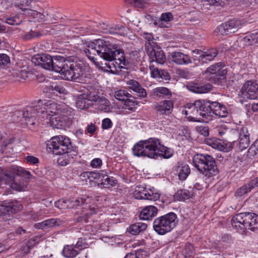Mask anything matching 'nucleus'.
<instances>
[{
    "label": "nucleus",
    "instance_id": "33",
    "mask_svg": "<svg viewBox=\"0 0 258 258\" xmlns=\"http://www.w3.org/2000/svg\"><path fill=\"white\" fill-rule=\"evenodd\" d=\"M218 53L216 48H211L206 51H204L201 62L207 63L208 61L213 60Z\"/></svg>",
    "mask_w": 258,
    "mask_h": 258
},
{
    "label": "nucleus",
    "instance_id": "51",
    "mask_svg": "<svg viewBox=\"0 0 258 258\" xmlns=\"http://www.w3.org/2000/svg\"><path fill=\"white\" fill-rule=\"evenodd\" d=\"M47 228H51L54 226H59L62 223V221L59 219L51 218L44 221Z\"/></svg>",
    "mask_w": 258,
    "mask_h": 258
},
{
    "label": "nucleus",
    "instance_id": "53",
    "mask_svg": "<svg viewBox=\"0 0 258 258\" xmlns=\"http://www.w3.org/2000/svg\"><path fill=\"white\" fill-rule=\"evenodd\" d=\"M31 73L26 70H21L16 73V77L20 80H26Z\"/></svg>",
    "mask_w": 258,
    "mask_h": 258
},
{
    "label": "nucleus",
    "instance_id": "22",
    "mask_svg": "<svg viewBox=\"0 0 258 258\" xmlns=\"http://www.w3.org/2000/svg\"><path fill=\"white\" fill-rule=\"evenodd\" d=\"M169 56L170 59L178 65H186L192 62L188 55L181 52L173 51L171 52Z\"/></svg>",
    "mask_w": 258,
    "mask_h": 258
},
{
    "label": "nucleus",
    "instance_id": "47",
    "mask_svg": "<svg viewBox=\"0 0 258 258\" xmlns=\"http://www.w3.org/2000/svg\"><path fill=\"white\" fill-rule=\"evenodd\" d=\"M145 38L147 40L145 43V49H147L148 47L151 48L157 45V43L154 41L153 35L151 33H144Z\"/></svg>",
    "mask_w": 258,
    "mask_h": 258
},
{
    "label": "nucleus",
    "instance_id": "23",
    "mask_svg": "<svg viewBox=\"0 0 258 258\" xmlns=\"http://www.w3.org/2000/svg\"><path fill=\"white\" fill-rule=\"evenodd\" d=\"M257 186H258V177L250 180L248 183L238 188L235 192V196L236 197H242Z\"/></svg>",
    "mask_w": 258,
    "mask_h": 258
},
{
    "label": "nucleus",
    "instance_id": "36",
    "mask_svg": "<svg viewBox=\"0 0 258 258\" xmlns=\"http://www.w3.org/2000/svg\"><path fill=\"white\" fill-rule=\"evenodd\" d=\"M226 27L227 28V32L228 33H232L236 32L240 26V22L235 19L231 20L224 23Z\"/></svg>",
    "mask_w": 258,
    "mask_h": 258
},
{
    "label": "nucleus",
    "instance_id": "27",
    "mask_svg": "<svg viewBox=\"0 0 258 258\" xmlns=\"http://www.w3.org/2000/svg\"><path fill=\"white\" fill-rule=\"evenodd\" d=\"M158 212L157 208L153 206H146L140 212L139 217L142 220H148L151 218L155 217Z\"/></svg>",
    "mask_w": 258,
    "mask_h": 258
},
{
    "label": "nucleus",
    "instance_id": "48",
    "mask_svg": "<svg viewBox=\"0 0 258 258\" xmlns=\"http://www.w3.org/2000/svg\"><path fill=\"white\" fill-rule=\"evenodd\" d=\"M5 19L6 22L11 25H18L21 24L22 22V19H21L18 16H15L13 17L6 16Z\"/></svg>",
    "mask_w": 258,
    "mask_h": 258
},
{
    "label": "nucleus",
    "instance_id": "6",
    "mask_svg": "<svg viewBox=\"0 0 258 258\" xmlns=\"http://www.w3.org/2000/svg\"><path fill=\"white\" fill-rule=\"evenodd\" d=\"M193 162L196 168L207 178L215 176L218 172L214 158L211 155H197Z\"/></svg>",
    "mask_w": 258,
    "mask_h": 258
},
{
    "label": "nucleus",
    "instance_id": "62",
    "mask_svg": "<svg viewBox=\"0 0 258 258\" xmlns=\"http://www.w3.org/2000/svg\"><path fill=\"white\" fill-rule=\"evenodd\" d=\"M102 165V161L100 158H97L93 159L90 163V166L93 168L100 167Z\"/></svg>",
    "mask_w": 258,
    "mask_h": 258
},
{
    "label": "nucleus",
    "instance_id": "42",
    "mask_svg": "<svg viewBox=\"0 0 258 258\" xmlns=\"http://www.w3.org/2000/svg\"><path fill=\"white\" fill-rule=\"evenodd\" d=\"M138 102L135 100V98L131 96V97H128L124 101V108L127 109L131 111H135L137 108Z\"/></svg>",
    "mask_w": 258,
    "mask_h": 258
},
{
    "label": "nucleus",
    "instance_id": "7",
    "mask_svg": "<svg viewBox=\"0 0 258 258\" xmlns=\"http://www.w3.org/2000/svg\"><path fill=\"white\" fill-rule=\"evenodd\" d=\"M231 224L238 232L243 233L246 229L258 223V215L254 213L244 212L235 215L231 219Z\"/></svg>",
    "mask_w": 258,
    "mask_h": 258
},
{
    "label": "nucleus",
    "instance_id": "41",
    "mask_svg": "<svg viewBox=\"0 0 258 258\" xmlns=\"http://www.w3.org/2000/svg\"><path fill=\"white\" fill-rule=\"evenodd\" d=\"M192 194L188 190L180 189L178 190L174 195V198L179 201H184L190 198Z\"/></svg>",
    "mask_w": 258,
    "mask_h": 258
},
{
    "label": "nucleus",
    "instance_id": "3",
    "mask_svg": "<svg viewBox=\"0 0 258 258\" xmlns=\"http://www.w3.org/2000/svg\"><path fill=\"white\" fill-rule=\"evenodd\" d=\"M47 149L55 155H62L63 157L71 156L72 158L76 156L78 151L76 147L72 145L70 139L66 136H57L51 138L47 142ZM57 162L61 166H66L69 163L68 159L59 158Z\"/></svg>",
    "mask_w": 258,
    "mask_h": 258
},
{
    "label": "nucleus",
    "instance_id": "37",
    "mask_svg": "<svg viewBox=\"0 0 258 258\" xmlns=\"http://www.w3.org/2000/svg\"><path fill=\"white\" fill-rule=\"evenodd\" d=\"M147 227L146 223L139 222L131 225L128 228V232L133 235H137L141 231L145 230Z\"/></svg>",
    "mask_w": 258,
    "mask_h": 258
},
{
    "label": "nucleus",
    "instance_id": "34",
    "mask_svg": "<svg viewBox=\"0 0 258 258\" xmlns=\"http://www.w3.org/2000/svg\"><path fill=\"white\" fill-rule=\"evenodd\" d=\"M210 87L211 86L209 84L206 85L190 84L187 86L190 91L199 94L205 93L207 92L210 90L211 88Z\"/></svg>",
    "mask_w": 258,
    "mask_h": 258
},
{
    "label": "nucleus",
    "instance_id": "11",
    "mask_svg": "<svg viewBox=\"0 0 258 258\" xmlns=\"http://www.w3.org/2000/svg\"><path fill=\"white\" fill-rule=\"evenodd\" d=\"M225 67L224 63L219 62L208 68L206 73L209 74V80L217 85H223L225 82V76L227 72Z\"/></svg>",
    "mask_w": 258,
    "mask_h": 258
},
{
    "label": "nucleus",
    "instance_id": "63",
    "mask_svg": "<svg viewBox=\"0 0 258 258\" xmlns=\"http://www.w3.org/2000/svg\"><path fill=\"white\" fill-rule=\"evenodd\" d=\"M112 124L111 120L108 118H106L102 121V128L104 130H108L112 127Z\"/></svg>",
    "mask_w": 258,
    "mask_h": 258
},
{
    "label": "nucleus",
    "instance_id": "13",
    "mask_svg": "<svg viewBox=\"0 0 258 258\" xmlns=\"http://www.w3.org/2000/svg\"><path fill=\"white\" fill-rule=\"evenodd\" d=\"M238 95L243 101L255 99L258 97V82L256 80H248L242 85Z\"/></svg>",
    "mask_w": 258,
    "mask_h": 258
},
{
    "label": "nucleus",
    "instance_id": "21",
    "mask_svg": "<svg viewBox=\"0 0 258 258\" xmlns=\"http://www.w3.org/2000/svg\"><path fill=\"white\" fill-rule=\"evenodd\" d=\"M239 134L238 149L240 151L247 148L250 143L249 134L247 127L242 126L238 128Z\"/></svg>",
    "mask_w": 258,
    "mask_h": 258
},
{
    "label": "nucleus",
    "instance_id": "46",
    "mask_svg": "<svg viewBox=\"0 0 258 258\" xmlns=\"http://www.w3.org/2000/svg\"><path fill=\"white\" fill-rule=\"evenodd\" d=\"M114 97L116 99L124 102L128 97H131V95L126 91L120 90L115 92Z\"/></svg>",
    "mask_w": 258,
    "mask_h": 258
},
{
    "label": "nucleus",
    "instance_id": "25",
    "mask_svg": "<svg viewBox=\"0 0 258 258\" xmlns=\"http://www.w3.org/2000/svg\"><path fill=\"white\" fill-rule=\"evenodd\" d=\"M176 174L178 175V179L180 181L185 180L190 173L189 166L183 162L177 163L175 166Z\"/></svg>",
    "mask_w": 258,
    "mask_h": 258
},
{
    "label": "nucleus",
    "instance_id": "28",
    "mask_svg": "<svg viewBox=\"0 0 258 258\" xmlns=\"http://www.w3.org/2000/svg\"><path fill=\"white\" fill-rule=\"evenodd\" d=\"M173 17L171 13L166 12L163 13L159 19L154 22L155 26H158L161 28L169 27V22L173 20Z\"/></svg>",
    "mask_w": 258,
    "mask_h": 258
},
{
    "label": "nucleus",
    "instance_id": "8",
    "mask_svg": "<svg viewBox=\"0 0 258 258\" xmlns=\"http://www.w3.org/2000/svg\"><path fill=\"white\" fill-rule=\"evenodd\" d=\"M178 222L176 214L169 212L156 218L153 222V228L158 234L164 235L171 231L176 226Z\"/></svg>",
    "mask_w": 258,
    "mask_h": 258
},
{
    "label": "nucleus",
    "instance_id": "30",
    "mask_svg": "<svg viewBox=\"0 0 258 258\" xmlns=\"http://www.w3.org/2000/svg\"><path fill=\"white\" fill-rule=\"evenodd\" d=\"M106 171H104L102 176L98 183L102 185L105 188L114 186L116 184L117 180L113 177H109Z\"/></svg>",
    "mask_w": 258,
    "mask_h": 258
},
{
    "label": "nucleus",
    "instance_id": "54",
    "mask_svg": "<svg viewBox=\"0 0 258 258\" xmlns=\"http://www.w3.org/2000/svg\"><path fill=\"white\" fill-rule=\"evenodd\" d=\"M27 13L28 14H31L32 17L37 19L39 22L43 21L45 20V16L43 14L36 11H33L30 9V11H28Z\"/></svg>",
    "mask_w": 258,
    "mask_h": 258
},
{
    "label": "nucleus",
    "instance_id": "60",
    "mask_svg": "<svg viewBox=\"0 0 258 258\" xmlns=\"http://www.w3.org/2000/svg\"><path fill=\"white\" fill-rule=\"evenodd\" d=\"M196 130L199 134L207 137L209 135V128L207 126L200 125L196 127Z\"/></svg>",
    "mask_w": 258,
    "mask_h": 258
},
{
    "label": "nucleus",
    "instance_id": "56",
    "mask_svg": "<svg viewBox=\"0 0 258 258\" xmlns=\"http://www.w3.org/2000/svg\"><path fill=\"white\" fill-rule=\"evenodd\" d=\"M103 172L104 171H102L101 172L91 171L90 175L89 176V182H93L95 180H98V182H99L101 176H102V173H103Z\"/></svg>",
    "mask_w": 258,
    "mask_h": 258
},
{
    "label": "nucleus",
    "instance_id": "1",
    "mask_svg": "<svg viewBox=\"0 0 258 258\" xmlns=\"http://www.w3.org/2000/svg\"><path fill=\"white\" fill-rule=\"evenodd\" d=\"M66 109L63 105H58L52 100H39L34 106H27L23 111H16L13 117V120L19 122L23 119L29 127L37 126L39 124V120L48 119L49 116L62 113Z\"/></svg>",
    "mask_w": 258,
    "mask_h": 258
},
{
    "label": "nucleus",
    "instance_id": "9",
    "mask_svg": "<svg viewBox=\"0 0 258 258\" xmlns=\"http://www.w3.org/2000/svg\"><path fill=\"white\" fill-rule=\"evenodd\" d=\"M159 145L158 139L149 138L146 140L140 141L135 144L132 151L133 154L137 157H147L153 158L155 157V148Z\"/></svg>",
    "mask_w": 258,
    "mask_h": 258
},
{
    "label": "nucleus",
    "instance_id": "44",
    "mask_svg": "<svg viewBox=\"0 0 258 258\" xmlns=\"http://www.w3.org/2000/svg\"><path fill=\"white\" fill-rule=\"evenodd\" d=\"M71 199H61L55 202L54 203V206L55 207L60 209H67L71 208L72 206L71 205Z\"/></svg>",
    "mask_w": 258,
    "mask_h": 258
},
{
    "label": "nucleus",
    "instance_id": "14",
    "mask_svg": "<svg viewBox=\"0 0 258 258\" xmlns=\"http://www.w3.org/2000/svg\"><path fill=\"white\" fill-rule=\"evenodd\" d=\"M23 209V206L17 200H7L0 205V215L10 216L16 214Z\"/></svg>",
    "mask_w": 258,
    "mask_h": 258
},
{
    "label": "nucleus",
    "instance_id": "43",
    "mask_svg": "<svg viewBox=\"0 0 258 258\" xmlns=\"http://www.w3.org/2000/svg\"><path fill=\"white\" fill-rule=\"evenodd\" d=\"M106 29L107 31L105 32L111 34H119L124 36L126 34V29L122 25H116Z\"/></svg>",
    "mask_w": 258,
    "mask_h": 258
},
{
    "label": "nucleus",
    "instance_id": "31",
    "mask_svg": "<svg viewBox=\"0 0 258 258\" xmlns=\"http://www.w3.org/2000/svg\"><path fill=\"white\" fill-rule=\"evenodd\" d=\"M83 210H82V212L80 213V215L79 216L76 217V215H75V220L78 223L87 222L88 220L90 218V216L96 213L95 207L94 210L93 211H90V208Z\"/></svg>",
    "mask_w": 258,
    "mask_h": 258
},
{
    "label": "nucleus",
    "instance_id": "20",
    "mask_svg": "<svg viewBox=\"0 0 258 258\" xmlns=\"http://www.w3.org/2000/svg\"><path fill=\"white\" fill-rule=\"evenodd\" d=\"M70 56H60L56 55L53 57V62L51 70L60 73L61 77H63V74L66 70L67 66L69 61Z\"/></svg>",
    "mask_w": 258,
    "mask_h": 258
},
{
    "label": "nucleus",
    "instance_id": "19",
    "mask_svg": "<svg viewBox=\"0 0 258 258\" xmlns=\"http://www.w3.org/2000/svg\"><path fill=\"white\" fill-rule=\"evenodd\" d=\"M174 102L171 100H165L155 102L153 105V108L160 115H169L173 109Z\"/></svg>",
    "mask_w": 258,
    "mask_h": 258
},
{
    "label": "nucleus",
    "instance_id": "4",
    "mask_svg": "<svg viewBox=\"0 0 258 258\" xmlns=\"http://www.w3.org/2000/svg\"><path fill=\"white\" fill-rule=\"evenodd\" d=\"M66 70L63 74L62 78L68 81H77L81 83L87 82L89 74L86 72V67L84 63L74 56H70L69 61L66 64Z\"/></svg>",
    "mask_w": 258,
    "mask_h": 258
},
{
    "label": "nucleus",
    "instance_id": "17",
    "mask_svg": "<svg viewBox=\"0 0 258 258\" xmlns=\"http://www.w3.org/2000/svg\"><path fill=\"white\" fill-rule=\"evenodd\" d=\"M53 57L47 54H41L34 55L31 59L32 63L35 66H41L46 70H51Z\"/></svg>",
    "mask_w": 258,
    "mask_h": 258
},
{
    "label": "nucleus",
    "instance_id": "39",
    "mask_svg": "<svg viewBox=\"0 0 258 258\" xmlns=\"http://www.w3.org/2000/svg\"><path fill=\"white\" fill-rule=\"evenodd\" d=\"M6 2H8L9 0H5ZM12 2H13L14 0H11ZM33 0H16V2H14V6L20 10H21L23 12H28L30 11V9L26 8L28 7Z\"/></svg>",
    "mask_w": 258,
    "mask_h": 258
},
{
    "label": "nucleus",
    "instance_id": "12",
    "mask_svg": "<svg viewBox=\"0 0 258 258\" xmlns=\"http://www.w3.org/2000/svg\"><path fill=\"white\" fill-rule=\"evenodd\" d=\"M49 124L53 128L58 129L68 128L72 124L71 111L68 109L56 115H52L48 118Z\"/></svg>",
    "mask_w": 258,
    "mask_h": 258
},
{
    "label": "nucleus",
    "instance_id": "16",
    "mask_svg": "<svg viewBox=\"0 0 258 258\" xmlns=\"http://www.w3.org/2000/svg\"><path fill=\"white\" fill-rule=\"evenodd\" d=\"M149 57L150 64L155 66L156 64H163L166 61L164 52L158 45L151 48L148 47L146 50Z\"/></svg>",
    "mask_w": 258,
    "mask_h": 258
},
{
    "label": "nucleus",
    "instance_id": "50",
    "mask_svg": "<svg viewBox=\"0 0 258 258\" xmlns=\"http://www.w3.org/2000/svg\"><path fill=\"white\" fill-rule=\"evenodd\" d=\"M140 187L137 188L134 192V196L137 199H145L146 197V189L144 188L142 191Z\"/></svg>",
    "mask_w": 258,
    "mask_h": 258
},
{
    "label": "nucleus",
    "instance_id": "32",
    "mask_svg": "<svg viewBox=\"0 0 258 258\" xmlns=\"http://www.w3.org/2000/svg\"><path fill=\"white\" fill-rule=\"evenodd\" d=\"M86 199H85L83 198H78L75 200H71V204L72 207L71 208H77L79 206H82V209H87L88 208H90V211L94 210L95 206H91L88 203H86Z\"/></svg>",
    "mask_w": 258,
    "mask_h": 258
},
{
    "label": "nucleus",
    "instance_id": "38",
    "mask_svg": "<svg viewBox=\"0 0 258 258\" xmlns=\"http://www.w3.org/2000/svg\"><path fill=\"white\" fill-rule=\"evenodd\" d=\"M153 95L158 97L167 96L168 98H169L171 97L172 93L169 89L160 87L156 88L153 90Z\"/></svg>",
    "mask_w": 258,
    "mask_h": 258
},
{
    "label": "nucleus",
    "instance_id": "45",
    "mask_svg": "<svg viewBox=\"0 0 258 258\" xmlns=\"http://www.w3.org/2000/svg\"><path fill=\"white\" fill-rule=\"evenodd\" d=\"M160 194L156 191L154 188L148 190L146 189V200L155 201L160 198Z\"/></svg>",
    "mask_w": 258,
    "mask_h": 258
},
{
    "label": "nucleus",
    "instance_id": "5",
    "mask_svg": "<svg viewBox=\"0 0 258 258\" xmlns=\"http://www.w3.org/2000/svg\"><path fill=\"white\" fill-rule=\"evenodd\" d=\"M208 105L207 100H196L194 103H187L182 112L190 121L206 122V118H210V114L206 112Z\"/></svg>",
    "mask_w": 258,
    "mask_h": 258
},
{
    "label": "nucleus",
    "instance_id": "24",
    "mask_svg": "<svg viewBox=\"0 0 258 258\" xmlns=\"http://www.w3.org/2000/svg\"><path fill=\"white\" fill-rule=\"evenodd\" d=\"M127 87L130 89L136 92L140 98H145L147 96L146 90L142 87L141 84L135 80H130L126 82Z\"/></svg>",
    "mask_w": 258,
    "mask_h": 258
},
{
    "label": "nucleus",
    "instance_id": "29",
    "mask_svg": "<svg viewBox=\"0 0 258 258\" xmlns=\"http://www.w3.org/2000/svg\"><path fill=\"white\" fill-rule=\"evenodd\" d=\"M151 75L152 78H161L165 80L170 79V75L167 71L164 70H159L155 66L149 65Z\"/></svg>",
    "mask_w": 258,
    "mask_h": 258
},
{
    "label": "nucleus",
    "instance_id": "40",
    "mask_svg": "<svg viewBox=\"0 0 258 258\" xmlns=\"http://www.w3.org/2000/svg\"><path fill=\"white\" fill-rule=\"evenodd\" d=\"M73 245L64 246L62 251L63 255L68 258H73L79 254V252L75 249Z\"/></svg>",
    "mask_w": 258,
    "mask_h": 258
},
{
    "label": "nucleus",
    "instance_id": "10",
    "mask_svg": "<svg viewBox=\"0 0 258 258\" xmlns=\"http://www.w3.org/2000/svg\"><path fill=\"white\" fill-rule=\"evenodd\" d=\"M32 176L30 172L23 168L20 166L14 167L11 171H9L8 177L10 179L9 182H6V184L10 185L11 188L14 190L21 191L23 186L21 183L17 182L18 181H20V178L21 177L30 179Z\"/></svg>",
    "mask_w": 258,
    "mask_h": 258
},
{
    "label": "nucleus",
    "instance_id": "55",
    "mask_svg": "<svg viewBox=\"0 0 258 258\" xmlns=\"http://www.w3.org/2000/svg\"><path fill=\"white\" fill-rule=\"evenodd\" d=\"M8 173L9 171L7 170L3 169L0 170V185L3 183L6 184V182H9L10 178L8 177Z\"/></svg>",
    "mask_w": 258,
    "mask_h": 258
},
{
    "label": "nucleus",
    "instance_id": "59",
    "mask_svg": "<svg viewBox=\"0 0 258 258\" xmlns=\"http://www.w3.org/2000/svg\"><path fill=\"white\" fill-rule=\"evenodd\" d=\"M41 36V34L39 31L31 30L30 32L26 34L23 37L25 40H29L34 37H39Z\"/></svg>",
    "mask_w": 258,
    "mask_h": 258
},
{
    "label": "nucleus",
    "instance_id": "64",
    "mask_svg": "<svg viewBox=\"0 0 258 258\" xmlns=\"http://www.w3.org/2000/svg\"><path fill=\"white\" fill-rule=\"evenodd\" d=\"M253 37H254L253 33H252L250 35L245 36L243 39V41L248 45H251L254 44V39Z\"/></svg>",
    "mask_w": 258,
    "mask_h": 258
},
{
    "label": "nucleus",
    "instance_id": "49",
    "mask_svg": "<svg viewBox=\"0 0 258 258\" xmlns=\"http://www.w3.org/2000/svg\"><path fill=\"white\" fill-rule=\"evenodd\" d=\"M227 28L226 27L224 24L223 23L221 25L218 26L216 29L214 30V34L216 36H222L228 34V32H227Z\"/></svg>",
    "mask_w": 258,
    "mask_h": 258
},
{
    "label": "nucleus",
    "instance_id": "26",
    "mask_svg": "<svg viewBox=\"0 0 258 258\" xmlns=\"http://www.w3.org/2000/svg\"><path fill=\"white\" fill-rule=\"evenodd\" d=\"M158 142L159 145H157V148H155L156 155L153 158L156 159L158 157H161L168 159L172 157L173 153V151L171 149L161 145L159 139H158Z\"/></svg>",
    "mask_w": 258,
    "mask_h": 258
},
{
    "label": "nucleus",
    "instance_id": "58",
    "mask_svg": "<svg viewBox=\"0 0 258 258\" xmlns=\"http://www.w3.org/2000/svg\"><path fill=\"white\" fill-rule=\"evenodd\" d=\"M10 62V57L5 53L0 54V67H4Z\"/></svg>",
    "mask_w": 258,
    "mask_h": 258
},
{
    "label": "nucleus",
    "instance_id": "35",
    "mask_svg": "<svg viewBox=\"0 0 258 258\" xmlns=\"http://www.w3.org/2000/svg\"><path fill=\"white\" fill-rule=\"evenodd\" d=\"M82 96L84 99L91 101H97L99 98L98 90L93 88L87 89Z\"/></svg>",
    "mask_w": 258,
    "mask_h": 258
},
{
    "label": "nucleus",
    "instance_id": "57",
    "mask_svg": "<svg viewBox=\"0 0 258 258\" xmlns=\"http://www.w3.org/2000/svg\"><path fill=\"white\" fill-rule=\"evenodd\" d=\"M86 100L87 99H84L81 95V97H80L76 102L77 106L81 109H84L88 107L89 104L86 103Z\"/></svg>",
    "mask_w": 258,
    "mask_h": 258
},
{
    "label": "nucleus",
    "instance_id": "2",
    "mask_svg": "<svg viewBox=\"0 0 258 258\" xmlns=\"http://www.w3.org/2000/svg\"><path fill=\"white\" fill-rule=\"evenodd\" d=\"M84 52L89 59L94 62L97 59L95 57L96 55L106 61H111L118 59L123 64L125 61L123 51L117 45L104 39L95 40L87 45V48L84 49Z\"/></svg>",
    "mask_w": 258,
    "mask_h": 258
},
{
    "label": "nucleus",
    "instance_id": "52",
    "mask_svg": "<svg viewBox=\"0 0 258 258\" xmlns=\"http://www.w3.org/2000/svg\"><path fill=\"white\" fill-rule=\"evenodd\" d=\"M98 109L105 112H108L110 111V103L107 100L102 101L98 105Z\"/></svg>",
    "mask_w": 258,
    "mask_h": 258
},
{
    "label": "nucleus",
    "instance_id": "61",
    "mask_svg": "<svg viewBox=\"0 0 258 258\" xmlns=\"http://www.w3.org/2000/svg\"><path fill=\"white\" fill-rule=\"evenodd\" d=\"M50 87L52 91H55L53 92L54 93L57 92L59 94H65L66 92V89L61 85H52Z\"/></svg>",
    "mask_w": 258,
    "mask_h": 258
},
{
    "label": "nucleus",
    "instance_id": "18",
    "mask_svg": "<svg viewBox=\"0 0 258 258\" xmlns=\"http://www.w3.org/2000/svg\"><path fill=\"white\" fill-rule=\"evenodd\" d=\"M207 143L213 148L224 152L231 151L235 144V141L227 142L219 139H210L208 141Z\"/></svg>",
    "mask_w": 258,
    "mask_h": 258
},
{
    "label": "nucleus",
    "instance_id": "15",
    "mask_svg": "<svg viewBox=\"0 0 258 258\" xmlns=\"http://www.w3.org/2000/svg\"><path fill=\"white\" fill-rule=\"evenodd\" d=\"M208 103L209 107L206 109L208 114H210V118H206V122L212 119L213 115L215 114L219 117H225L227 116L228 111L225 105L221 104L218 102H211L210 100H207Z\"/></svg>",
    "mask_w": 258,
    "mask_h": 258
}]
</instances>
